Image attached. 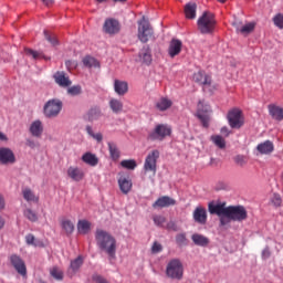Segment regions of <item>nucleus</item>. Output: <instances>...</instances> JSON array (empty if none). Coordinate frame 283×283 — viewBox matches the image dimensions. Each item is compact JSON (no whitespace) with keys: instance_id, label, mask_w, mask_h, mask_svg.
<instances>
[{"instance_id":"obj_8","label":"nucleus","mask_w":283,"mask_h":283,"mask_svg":"<svg viewBox=\"0 0 283 283\" xmlns=\"http://www.w3.org/2000/svg\"><path fill=\"white\" fill-rule=\"evenodd\" d=\"M184 268L182 262L178 259H172L166 269V275L171 280H182Z\"/></svg>"},{"instance_id":"obj_11","label":"nucleus","mask_w":283,"mask_h":283,"mask_svg":"<svg viewBox=\"0 0 283 283\" xmlns=\"http://www.w3.org/2000/svg\"><path fill=\"white\" fill-rule=\"evenodd\" d=\"M17 163V157L12 149L7 147L0 148V165H14Z\"/></svg>"},{"instance_id":"obj_12","label":"nucleus","mask_w":283,"mask_h":283,"mask_svg":"<svg viewBox=\"0 0 283 283\" xmlns=\"http://www.w3.org/2000/svg\"><path fill=\"white\" fill-rule=\"evenodd\" d=\"M208 209L211 216H219V218L222 216L227 218L229 212V207H227L226 202L217 203V205L209 203Z\"/></svg>"},{"instance_id":"obj_32","label":"nucleus","mask_w":283,"mask_h":283,"mask_svg":"<svg viewBox=\"0 0 283 283\" xmlns=\"http://www.w3.org/2000/svg\"><path fill=\"white\" fill-rule=\"evenodd\" d=\"M91 227H92V223H90V221L87 220H80L77 222V231L82 235H87V233H90Z\"/></svg>"},{"instance_id":"obj_51","label":"nucleus","mask_w":283,"mask_h":283,"mask_svg":"<svg viewBox=\"0 0 283 283\" xmlns=\"http://www.w3.org/2000/svg\"><path fill=\"white\" fill-rule=\"evenodd\" d=\"M153 220L156 224V227H164L165 222H167V219L164 216H154Z\"/></svg>"},{"instance_id":"obj_31","label":"nucleus","mask_w":283,"mask_h":283,"mask_svg":"<svg viewBox=\"0 0 283 283\" xmlns=\"http://www.w3.org/2000/svg\"><path fill=\"white\" fill-rule=\"evenodd\" d=\"M171 105H174V103L171 102V99H169L167 97H161L156 103V107H157V109H159V112H167V109H169V107H171Z\"/></svg>"},{"instance_id":"obj_17","label":"nucleus","mask_w":283,"mask_h":283,"mask_svg":"<svg viewBox=\"0 0 283 283\" xmlns=\"http://www.w3.org/2000/svg\"><path fill=\"white\" fill-rule=\"evenodd\" d=\"M195 83H199V85H205V87L211 86V76L207 75L205 71H198L193 74Z\"/></svg>"},{"instance_id":"obj_52","label":"nucleus","mask_w":283,"mask_h":283,"mask_svg":"<svg viewBox=\"0 0 283 283\" xmlns=\"http://www.w3.org/2000/svg\"><path fill=\"white\" fill-rule=\"evenodd\" d=\"M24 53L27 56H32V59H41V56H43L42 53H39L32 49H24Z\"/></svg>"},{"instance_id":"obj_7","label":"nucleus","mask_w":283,"mask_h":283,"mask_svg":"<svg viewBox=\"0 0 283 283\" xmlns=\"http://www.w3.org/2000/svg\"><path fill=\"white\" fill-rule=\"evenodd\" d=\"M228 220H233V222H243L249 218V213L247 212V208L244 206H229L228 207Z\"/></svg>"},{"instance_id":"obj_48","label":"nucleus","mask_w":283,"mask_h":283,"mask_svg":"<svg viewBox=\"0 0 283 283\" xmlns=\"http://www.w3.org/2000/svg\"><path fill=\"white\" fill-rule=\"evenodd\" d=\"M273 23L276 28H279V30H283V14L277 13L276 15H274Z\"/></svg>"},{"instance_id":"obj_56","label":"nucleus","mask_w":283,"mask_h":283,"mask_svg":"<svg viewBox=\"0 0 283 283\" xmlns=\"http://www.w3.org/2000/svg\"><path fill=\"white\" fill-rule=\"evenodd\" d=\"M166 229L168 231H178V226L176 224L175 221H169L167 224H166Z\"/></svg>"},{"instance_id":"obj_16","label":"nucleus","mask_w":283,"mask_h":283,"mask_svg":"<svg viewBox=\"0 0 283 283\" xmlns=\"http://www.w3.org/2000/svg\"><path fill=\"white\" fill-rule=\"evenodd\" d=\"M192 218L197 224H207V209L202 206L197 207L192 213Z\"/></svg>"},{"instance_id":"obj_3","label":"nucleus","mask_w":283,"mask_h":283,"mask_svg":"<svg viewBox=\"0 0 283 283\" xmlns=\"http://www.w3.org/2000/svg\"><path fill=\"white\" fill-rule=\"evenodd\" d=\"M137 36L142 43H147L149 39L154 36V29L151 28L149 20L145 19V17L138 21Z\"/></svg>"},{"instance_id":"obj_63","label":"nucleus","mask_w":283,"mask_h":283,"mask_svg":"<svg viewBox=\"0 0 283 283\" xmlns=\"http://www.w3.org/2000/svg\"><path fill=\"white\" fill-rule=\"evenodd\" d=\"M221 134H224L226 136H229V134H230L229 128L222 127L221 128Z\"/></svg>"},{"instance_id":"obj_58","label":"nucleus","mask_w":283,"mask_h":283,"mask_svg":"<svg viewBox=\"0 0 283 283\" xmlns=\"http://www.w3.org/2000/svg\"><path fill=\"white\" fill-rule=\"evenodd\" d=\"M153 253H160L163 251V245L158 242H155L151 248Z\"/></svg>"},{"instance_id":"obj_23","label":"nucleus","mask_w":283,"mask_h":283,"mask_svg":"<svg viewBox=\"0 0 283 283\" xmlns=\"http://www.w3.org/2000/svg\"><path fill=\"white\" fill-rule=\"evenodd\" d=\"M114 90L118 96H125V94H127V92H129V84H127V82H125V81L115 80L114 81Z\"/></svg>"},{"instance_id":"obj_4","label":"nucleus","mask_w":283,"mask_h":283,"mask_svg":"<svg viewBox=\"0 0 283 283\" xmlns=\"http://www.w3.org/2000/svg\"><path fill=\"white\" fill-rule=\"evenodd\" d=\"M63 109V102L61 99H49L43 107V114L46 118H56Z\"/></svg>"},{"instance_id":"obj_37","label":"nucleus","mask_w":283,"mask_h":283,"mask_svg":"<svg viewBox=\"0 0 283 283\" xmlns=\"http://www.w3.org/2000/svg\"><path fill=\"white\" fill-rule=\"evenodd\" d=\"M23 193V198L24 200H27V202H39V197H36L34 195V192H32L31 189L25 188L24 190H22Z\"/></svg>"},{"instance_id":"obj_64","label":"nucleus","mask_w":283,"mask_h":283,"mask_svg":"<svg viewBox=\"0 0 283 283\" xmlns=\"http://www.w3.org/2000/svg\"><path fill=\"white\" fill-rule=\"evenodd\" d=\"M0 140H8V136L0 132Z\"/></svg>"},{"instance_id":"obj_33","label":"nucleus","mask_w":283,"mask_h":283,"mask_svg":"<svg viewBox=\"0 0 283 283\" xmlns=\"http://www.w3.org/2000/svg\"><path fill=\"white\" fill-rule=\"evenodd\" d=\"M210 140L218 147L219 149H227V140L221 135H212Z\"/></svg>"},{"instance_id":"obj_25","label":"nucleus","mask_w":283,"mask_h":283,"mask_svg":"<svg viewBox=\"0 0 283 283\" xmlns=\"http://www.w3.org/2000/svg\"><path fill=\"white\" fill-rule=\"evenodd\" d=\"M101 116H103L101 107L94 106L86 113L85 119L88 120V123H94V120H98Z\"/></svg>"},{"instance_id":"obj_20","label":"nucleus","mask_w":283,"mask_h":283,"mask_svg":"<svg viewBox=\"0 0 283 283\" xmlns=\"http://www.w3.org/2000/svg\"><path fill=\"white\" fill-rule=\"evenodd\" d=\"M53 78L60 87H70V85H72V81H70V77L65 75V72L57 71L53 75Z\"/></svg>"},{"instance_id":"obj_30","label":"nucleus","mask_w":283,"mask_h":283,"mask_svg":"<svg viewBox=\"0 0 283 283\" xmlns=\"http://www.w3.org/2000/svg\"><path fill=\"white\" fill-rule=\"evenodd\" d=\"M256 149L260 154H272L274 149L273 142L266 140L264 143H261L258 145Z\"/></svg>"},{"instance_id":"obj_29","label":"nucleus","mask_w":283,"mask_h":283,"mask_svg":"<svg viewBox=\"0 0 283 283\" xmlns=\"http://www.w3.org/2000/svg\"><path fill=\"white\" fill-rule=\"evenodd\" d=\"M108 107L113 114H120L123 112V102L118 98H111L108 102Z\"/></svg>"},{"instance_id":"obj_47","label":"nucleus","mask_w":283,"mask_h":283,"mask_svg":"<svg viewBox=\"0 0 283 283\" xmlns=\"http://www.w3.org/2000/svg\"><path fill=\"white\" fill-rule=\"evenodd\" d=\"M24 217H27L30 222H36L39 220L36 212L32 211V209L24 210Z\"/></svg>"},{"instance_id":"obj_38","label":"nucleus","mask_w":283,"mask_h":283,"mask_svg":"<svg viewBox=\"0 0 283 283\" xmlns=\"http://www.w3.org/2000/svg\"><path fill=\"white\" fill-rule=\"evenodd\" d=\"M85 129H86V134H88V136H91V138L96 140V143H103V134L102 133H95L94 129L92 128V126H90V125H87Z\"/></svg>"},{"instance_id":"obj_39","label":"nucleus","mask_w":283,"mask_h":283,"mask_svg":"<svg viewBox=\"0 0 283 283\" xmlns=\"http://www.w3.org/2000/svg\"><path fill=\"white\" fill-rule=\"evenodd\" d=\"M81 266H83V256H77L75 260L71 261L69 271L74 274L78 269H81Z\"/></svg>"},{"instance_id":"obj_18","label":"nucleus","mask_w":283,"mask_h":283,"mask_svg":"<svg viewBox=\"0 0 283 283\" xmlns=\"http://www.w3.org/2000/svg\"><path fill=\"white\" fill-rule=\"evenodd\" d=\"M268 109H269V114L273 118V120H277V123H282V120H283V108H282V106L270 104L268 106Z\"/></svg>"},{"instance_id":"obj_24","label":"nucleus","mask_w":283,"mask_h":283,"mask_svg":"<svg viewBox=\"0 0 283 283\" xmlns=\"http://www.w3.org/2000/svg\"><path fill=\"white\" fill-rule=\"evenodd\" d=\"M197 107H198V112H197L198 119L201 120L203 127H209V119L207 118V116L203 115L205 113L209 112V106H206L205 108H202L203 104L202 102H199Z\"/></svg>"},{"instance_id":"obj_59","label":"nucleus","mask_w":283,"mask_h":283,"mask_svg":"<svg viewBox=\"0 0 283 283\" xmlns=\"http://www.w3.org/2000/svg\"><path fill=\"white\" fill-rule=\"evenodd\" d=\"M3 209H6V199L3 195H0V211H3Z\"/></svg>"},{"instance_id":"obj_1","label":"nucleus","mask_w":283,"mask_h":283,"mask_svg":"<svg viewBox=\"0 0 283 283\" xmlns=\"http://www.w3.org/2000/svg\"><path fill=\"white\" fill-rule=\"evenodd\" d=\"M95 242L99 251L106 253L109 260H114L116 258V249H118V244L116 242V238L112 235V233L103 229H97L95 232Z\"/></svg>"},{"instance_id":"obj_41","label":"nucleus","mask_w":283,"mask_h":283,"mask_svg":"<svg viewBox=\"0 0 283 283\" xmlns=\"http://www.w3.org/2000/svg\"><path fill=\"white\" fill-rule=\"evenodd\" d=\"M25 242L31 247H40V248L44 247L43 241L36 240V238H34L33 234H28L25 237Z\"/></svg>"},{"instance_id":"obj_44","label":"nucleus","mask_w":283,"mask_h":283,"mask_svg":"<svg viewBox=\"0 0 283 283\" xmlns=\"http://www.w3.org/2000/svg\"><path fill=\"white\" fill-rule=\"evenodd\" d=\"M67 94L70 96H78L83 94V88L81 87V85L71 86L67 88Z\"/></svg>"},{"instance_id":"obj_10","label":"nucleus","mask_w":283,"mask_h":283,"mask_svg":"<svg viewBox=\"0 0 283 283\" xmlns=\"http://www.w3.org/2000/svg\"><path fill=\"white\" fill-rule=\"evenodd\" d=\"M9 260L13 269L17 271V273H19V275H22L23 277L28 275V268L25 266V262L23 261V259H21V256L12 254Z\"/></svg>"},{"instance_id":"obj_55","label":"nucleus","mask_w":283,"mask_h":283,"mask_svg":"<svg viewBox=\"0 0 283 283\" xmlns=\"http://www.w3.org/2000/svg\"><path fill=\"white\" fill-rule=\"evenodd\" d=\"M237 165H247V157L244 155H238L235 158H234Z\"/></svg>"},{"instance_id":"obj_14","label":"nucleus","mask_w":283,"mask_h":283,"mask_svg":"<svg viewBox=\"0 0 283 283\" xmlns=\"http://www.w3.org/2000/svg\"><path fill=\"white\" fill-rule=\"evenodd\" d=\"M180 52H182V41L178 39H172L169 42L168 55L170 56V59H176V56H178Z\"/></svg>"},{"instance_id":"obj_49","label":"nucleus","mask_w":283,"mask_h":283,"mask_svg":"<svg viewBox=\"0 0 283 283\" xmlns=\"http://www.w3.org/2000/svg\"><path fill=\"white\" fill-rule=\"evenodd\" d=\"M271 202L273 207H282V196H280V193L274 192L271 198Z\"/></svg>"},{"instance_id":"obj_53","label":"nucleus","mask_w":283,"mask_h":283,"mask_svg":"<svg viewBox=\"0 0 283 283\" xmlns=\"http://www.w3.org/2000/svg\"><path fill=\"white\" fill-rule=\"evenodd\" d=\"M233 28H235L238 34H240V31L242 30V27L244 25L241 20L234 19L232 22Z\"/></svg>"},{"instance_id":"obj_60","label":"nucleus","mask_w":283,"mask_h":283,"mask_svg":"<svg viewBox=\"0 0 283 283\" xmlns=\"http://www.w3.org/2000/svg\"><path fill=\"white\" fill-rule=\"evenodd\" d=\"M27 146L30 147L31 149H34L36 147V144L32 139L27 140Z\"/></svg>"},{"instance_id":"obj_36","label":"nucleus","mask_w":283,"mask_h":283,"mask_svg":"<svg viewBox=\"0 0 283 283\" xmlns=\"http://www.w3.org/2000/svg\"><path fill=\"white\" fill-rule=\"evenodd\" d=\"M120 167H123V169L134 171V169L138 167V164L135 161V159H124L120 161Z\"/></svg>"},{"instance_id":"obj_43","label":"nucleus","mask_w":283,"mask_h":283,"mask_svg":"<svg viewBox=\"0 0 283 283\" xmlns=\"http://www.w3.org/2000/svg\"><path fill=\"white\" fill-rule=\"evenodd\" d=\"M50 275L51 277H54V280H57V281L63 280V271L57 266H54L50 270Z\"/></svg>"},{"instance_id":"obj_40","label":"nucleus","mask_w":283,"mask_h":283,"mask_svg":"<svg viewBox=\"0 0 283 283\" xmlns=\"http://www.w3.org/2000/svg\"><path fill=\"white\" fill-rule=\"evenodd\" d=\"M253 30H255V22H248L243 24V27L239 31V34H243V36H248V34H251Z\"/></svg>"},{"instance_id":"obj_50","label":"nucleus","mask_w":283,"mask_h":283,"mask_svg":"<svg viewBox=\"0 0 283 283\" xmlns=\"http://www.w3.org/2000/svg\"><path fill=\"white\" fill-rule=\"evenodd\" d=\"M176 243L179 247H185V244H187V234L185 233H179L176 235Z\"/></svg>"},{"instance_id":"obj_9","label":"nucleus","mask_w":283,"mask_h":283,"mask_svg":"<svg viewBox=\"0 0 283 283\" xmlns=\"http://www.w3.org/2000/svg\"><path fill=\"white\" fill-rule=\"evenodd\" d=\"M167 136H171V127L167 124H158L155 129L149 133V140H165Z\"/></svg>"},{"instance_id":"obj_2","label":"nucleus","mask_w":283,"mask_h":283,"mask_svg":"<svg viewBox=\"0 0 283 283\" xmlns=\"http://www.w3.org/2000/svg\"><path fill=\"white\" fill-rule=\"evenodd\" d=\"M216 15L209 11H205L197 21V28L201 34H212L216 30Z\"/></svg>"},{"instance_id":"obj_27","label":"nucleus","mask_w":283,"mask_h":283,"mask_svg":"<svg viewBox=\"0 0 283 283\" xmlns=\"http://www.w3.org/2000/svg\"><path fill=\"white\" fill-rule=\"evenodd\" d=\"M191 240L196 247H209V238L200 233H195L191 235Z\"/></svg>"},{"instance_id":"obj_54","label":"nucleus","mask_w":283,"mask_h":283,"mask_svg":"<svg viewBox=\"0 0 283 283\" xmlns=\"http://www.w3.org/2000/svg\"><path fill=\"white\" fill-rule=\"evenodd\" d=\"M262 260H269L271 258V249L269 247H265L261 253Z\"/></svg>"},{"instance_id":"obj_61","label":"nucleus","mask_w":283,"mask_h":283,"mask_svg":"<svg viewBox=\"0 0 283 283\" xmlns=\"http://www.w3.org/2000/svg\"><path fill=\"white\" fill-rule=\"evenodd\" d=\"M220 224L221 227L229 224V220L227 219V217H220Z\"/></svg>"},{"instance_id":"obj_6","label":"nucleus","mask_w":283,"mask_h":283,"mask_svg":"<svg viewBox=\"0 0 283 283\" xmlns=\"http://www.w3.org/2000/svg\"><path fill=\"white\" fill-rule=\"evenodd\" d=\"M229 126L231 129H240L244 126V115L240 108H232L227 115Z\"/></svg>"},{"instance_id":"obj_5","label":"nucleus","mask_w":283,"mask_h":283,"mask_svg":"<svg viewBox=\"0 0 283 283\" xmlns=\"http://www.w3.org/2000/svg\"><path fill=\"white\" fill-rule=\"evenodd\" d=\"M160 158V151L158 149H154L145 158L144 163V171L145 174H150V176H156L157 163Z\"/></svg>"},{"instance_id":"obj_46","label":"nucleus","mask_w":283,"mask_h":283,"mask_svg":"<svg viewBox=\"0 0 283 283\" xmlns=\"http://www.w3.org/2000/svg\"><path fill=\"white\" fill-rule=\"evenodd\" d=\"M44 36L49 43L53 45H59V40L56 39L55 34H51L48 30H44Z\"/></svg>"},{"instance_id":"obj_28","label":"nucleus","mask_w":283,"mask_h":283,"mask_svg":"<svg viewBox=\"0 0 283 283\" xmlns=\"http://www.w3.org/2000/svg\"><path fill=\"white\" fill-rule=\"evenodd\" d=\"M197 10H198V4H196V2H188L184 9L186 19H196Z\"/></svg>"},{"instance_id":"obj_22","label":"nucleus","mask_w":283,"mask_h":283,"mask_svg":"<svg viewBox=\"0 0 283 283\" xmlns=\"http://www.w3.org/2000/svg\"><path fill=\"white\" fill-rule=\"evenodd\" d=\"M29 132L34 138H41L43 136V123L40 119L32 122Z\"/></svg>"},{"instance_id":"obj_35","label":"nucleus","mask_w":283,"mask_h":283,"mask_svg":"<svg viewBox=\"0 0 283 283\" xmlns=\"http://www.w3.org/2000/svg\"><path fill=\"white\" fill-rule=\"evenodd\" d=\"M108 151L112 160H118L120 158V150L114 143H108Z\"/></svg>"},{"instance_id":"obj_13","label":"nucleus","mask_w":283,"mask_h":283,"mask_svg":"<svg viewBox=\"0 0 283 283\" xmlns=\"http://www.w3.org/2000/svg\"><path fill=\"white\" fill-rule=\"evenodd\" d=\"M103 30L106 34H118L120 32V23L116 19H107L104 22Z\"/></svg>"},{"instance_id":"obj_15","label":"nucleus","mask_w":283,"mask_h":283,"mask_svg":"<svg viewBox=\"0 0 283 283\" xmlns=\"http://www.w3.org/2000/svg\"><path fill=\"white\" fill-rule=\"evenodd\" d=\"M174 205H176V201L174 198H171L169 196H163V197L158 198L153 203V208L154 209H165L167 207H174Z\"/></svg>"},{"instance_id":"obj_62","label":"nucleus","mask_w":283,"mask_h":283,"mask_svg":"<svg viewBox=\"0 0 283 283\" xmlns=\"http://www.w3.org/2000/svg\"><path fill=\"white\" fill-rule=\"evenodd\" d=\"M6 227V219L0 216V229H3Z\"/></svg>"},{"instance_id":"obj_42","label":"nucleus","mask_w":283,"mask_h":283,"mask_svg":"<svg viewBox=\"0 0 283 283\" xmlns=\"http://www.w3.org/2000/svg\"><path fill=\"white\" fill-rule=\"evenodd\" d=\"M70 178H83V170L78 167H70L67 170Z\"/></svg>"},{"instance_id":"obj_26","label":"nucleus","mask_w":283,"mask_h":283,"mask_svg":"<svg viewBox=\"0 0 283 283\" xmlns=\"http://www.w3.org/2000/svg\"><path fill=\"white\" fill-rule=\"evenodd\" d=\"M118 185L122 193H124L125 196H127V193L132 191V187L134 186V184L132 182V179H127V178H119Z\"/></svg>"},{"instance_id":"obj_45","label":"nucleus","mask_w":283,"mask_h":283,"mask_svg":"<svg viewBox=\"0 0 283 283\" xmlns=\"http://www.w3.org/2000/svg\"><path fill=\"white\" fill-rule=\"evenodd\" d=\"M83 63H84L85 67H97V65H98V61H96V59H94L92 56L84 57Z\"/></svg>"},{"instance_id":"obj_19","label":"nucleus","mask_w":283,"mask_h":283,"mask_svg":"<svg viewBox=\"0 0 283 283\" xmlns=\"http://www.w3.org/2000/svg\"><path fill=\"white\" fill-rule=\"evenodd\" d=\"M81 160L82 163H84V165H87L88 167H96L99 163L98 156H96V154H93L92 151L84 153Z\"/></svg>"},{"instance_id":"obj_34","label":"nucleus","mask_w":283,"mask_h":283,"mask_svg":"<svg viewBox=\"0 0 283 283\" xmlns=\"http://www.w3.org/2000/svg\"><path fill=\"white\" fill-rule=\"evenodd\" d=\"M61 227L66 235H72L74 233V223L70 219H63L61 221Z\"/></svg>"},{"instance_id":"obj_57","label":"nucleus","mask_w":283,"mask_h":283,"mask_svg":"<svg viewBox=\"0 0 283 283\" xmlns=\"http://www.w3.org/2000/svg\"><path fill=\"white\" fill-rule=\"evenodd\" d=\"M93 282H96V283H109L105 277L98 275V274H95L93 275Z\"/></svg>"},{"instance_id":"obj_21","label":"nucleus","mask_w":283,"mask_h":283,"mask_svg":"<svg viewBox=\"0 0 283 283\" xmlns=\"http://www.w3.org/2000/svg\"><path fill=\"white\" fill-rule=\"evenodd\" d=\"M138 59L144 65H151V49L148 45H145L138 53Z\"/></svg>"}]
</instances>
